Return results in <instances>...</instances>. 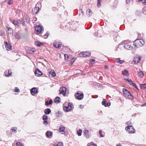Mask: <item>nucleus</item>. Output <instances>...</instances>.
Masks as SVG:
<instances>
[{
  "label": "nucleus",
  "mask_w": 146,
  "mask_h": 146,
  "mask_svg": "<svg viewBox=\"0 0 146 146\" xmlns=\"http://www.w3.org/2000/svg\"><path fill=\"white\" fill-rule=\"evenodd\" d=\"M123 95L126 98L131 100L133 99V96L127 90L123 88Z\"/></svg>",
  "instance_id": "nucleus-1"
},
{
  "label": "nucleus",
  "mask_w": 146,
  "mask_h": 146,
  "mask_svg": "<svg viewBox=\"0 0 146 146\" xmlns=\"http://www.w3.org/2000/svg\"><path fill=\"white\" fill-rule=\"evenodd\" d=\"M144 44V40L142 39L136 40L133 42L134 46L137 48L142 46Z\"/></svg>",
  "instance_id": "nucleus-2"
},
{
  "label": "nucleus",
  "mask_w": 146,
  "mask_h": 146,
  "mask_svg": "<svg viewBox=\"0 0 146 146\" xmlns=\"http://www.w3.org/2000/svg\"><path fill=\"white\" fill-rule=\"evenodd\" d=\"M123 42L125 44L124 48L125 49L130 50L133 49V48L131 45L132 44L131 42L129 40H126L124 41Z\"/></svg>",
  "instance_id": "nucleus-3"
},
{
  "label": "nucleus",
  "mask_w": 146,
  "mask_h": 146,
  "mask_svg": "<svg viewBox=\"0 0 146 146\" xmlns=\"http://www.w3.org/2000/svg\"><path fill=\"white\" fill-rule=\"evenodd\" d=\"M83 133L84 137L87 139L89 138L91 136L90 132L86 128H85L83 130Z\"/></svg>",
  "instance_id": "nucleus-4"
},
{
  "label": "nucleus",
  "mask_w": 146,
  "mask_h": 146,
  "mask_svg": "<svg viewBox=\"0 0 146 146\" xmlns=\"http://www.w3.org/2000/svg\"><path fill=\"white\" fill-rule=\"evenodd\" d=\"M35 29L36 34H39L41 33L42 31L43 30V28L39 25H37L36 26Z\"/></svg>",
  "instance_id": "nucleus-5"
},
{
  "label": "nucleus",
  "mask_w": 146,
  "mask_h": 146,
  "mask_svg": "<svg viewBox=\"0 0 146 146\" xmlns=\"http://www.w3.org/2000/svg\"><path fill=\"white\" fill-rule=\"evenodd\" d=\"M126 130L129 133H133L135 132V129L131 125H128L125 127Z\"/></svg>",
  "instance_id": "nucleus-6"
},
{
  "label": "nucleus",
  "mask_w": 146,
  "mask_h": 146,
  "mask_svg": "<svg viewBox=\"0 0 146 146\" xmlns=\"http://www.w3.org/2000/svg\"><path fill=\"white\" fill-rule=\"evenodd\" d=\"M90 52H83L82 53L79 54L78 55L80 57H86L90 56Z\"/></svg>",
  "instance_id": "nucleus-7"
},
{
  "label": "nucleus",
  "mask_w": 146,
  "mask_h": 146,
  "mask_svg": "<svg viewBox=\"0 0 146 146\" xmlns=\"http://www.w3.org/2000/svg\"><path fill=\"white\" fill-rule=\"evenodd\" d=\"M62 45V43L57 40L55 41L53 43V45L57 48H60L61 47Z\"/></svg>",
  "instance_id": "nucleus-8"
},
{
  "label": "nucleus",
  "mask_w": 146,
  "mask_h": 146,
  "mask_svg": "<svg viewBox=\"0 0 146 146\" xmlns=\"http://www.w3.org/2000/svg\"><path fill=\"white\" fill-rule=\"evenodd\" d=\"M75 96L76 98L78 100H82L84 97V94L82 93L78 92L75 94Z\"/></svg>",
  "instance_id": "nucleus-9"
},
{
  "label": "nucleus",
  "mask_w": 146,
  "mask_h": 146,
  "mask_svg": "<svg viewBox=\"0 0 146 146\" xmlns=\"http://www.w3.org/2000/svg\"><path fill=\"white\" fill-rule=\"evenodd\" d=\"M141 60V58L139 56H136L134 58L133 60V63L135 64H137L139 63Z\"/></svg>",
  "instance_id": "nucleus-10"
},
{
  "label": "nucleus",
  "mask_w": 146,
  "mask_h": 146,
  "mask_svg": "<svg viewBox=\"0 0 146 146\" xmlns=\"http://www.w3.org/2000/svg\"><path fill=\"white\" fill-rule=\"evenodd\" d=\"M72 108V104L69 103L67 106H64L63 107V109L64 111L66 112H68L71 110Z\"/></svg>",
  "instance_id": "nucleus-11"
},
{
  "label": "nucleus",
  "mask_w": 146,
  "mask_h": 146,
  "mask_svg": "<svg viewBox=\"0 0 146 146\" xmlns=\"http://www.w3.org/2000/svg\"><path fill=\"white\" fill-rule=\"evenodd\" d=\"M59 91L60 94H62L63 96H65L66 91V88L64 87L60 88Z\"/></svg>",
  "instance_id": "nucleus-12"
},
{
  "label": "nucleus",
  "mask_w": 146,
  "mask_h": 146,
  "mask_svg": "<svg viewBox=\"0 0 146 146\" xmlns=\"http://www.w3.org/2000/svg\"><path fill=\"white\" fill-rule=\"evenodd\" d=\"M5 48L7 50H10L12 49V46L11 45L7 42H5Z\"/></svg>",
  "instance_id": "nucleus-13"
},
{
  "label": "nucleus",
  "mask_w": 146,
  "mask_h": 146,
  "mask_svg": "<svg viewBox=\"0 0 146 146\" xmlns=\"http://www.w3.org/2000/svg\"><path fill=\"white\" fill-rule=\"evenodd\" d=\"M48 116L46 115H44L42 117V119L44 121L43 123L45 125H46L48 124Z\"/></svg>",
  "instance_id": "nucleus-14"
},
{
  "label": "nucleus",
  "mask_w": 146,
  "mask_h": 146,
  "mask_svg": "<svg viewBox=\"0 0 146 146\" xmlns=\"http://www.w3.org/2000/svg\"><path fill=\"white\" fill-rule=\"evenodd\" d=\"M10 20L14 25H19L20 23V20H12L11 19H10Z\"/></svg>",
  "instance_id": "nucleus-15"
},
{
  "label": "nucleus",
  "mask_w": 146,
  "mask_h": 146,
  "mask_svg": "<svg viewBox=\"0 0 146 146\" xmlns=\"http://www.w3.org/2000/svg\"><path fill=\"white\" fill-rule=\"evenodd\" d=\"M65 127L61 125L59 128V131L62 134H64L65 133Z\"/></svg>",
  "instance_id": "nucleus-16"
},
{
  "label": "nucleus",
  "mask_w": 146,
  "mask_h": 146,
  "mask_svg": "<svg viewBox=\"0 0 146 146\" xmlns=\"http://www.w3.org/2000/svg\"><path fill=\"white\" fill-rule=\"evenodd\" d=\"M42 74V73L38 69H37L35 72V75L37 76H40Z\"/></svg>",
  "instance_id": "nucleus-17"
},
{
  "label": "nucleus",
  "mask_w": 146,
  "mask_h": 146,
  "mask_svg": "<svg viewBox=\"0 0 146 146\" xmlns=\"http://www.w3.org/2000/svg\"><path fill=\"white\" fill-rule=\"evenodd\" d=\"M12 74L11 70H9L8 71H6L4 72L5 76L7 77H9L11 76Z\"/></svg>",
  "instance_id": "nucleus-18"
},
{
  "label": "nucleus",
  "mask_w": 146,
  "mask_h": 146,
  "mask_svg": "<svg viewBox=\"0 0 146 146\" xmlns=\"http://www.w3.org/2000/svg\"><path fill=\"white\" fill-rule=\"evenodd\" d=\"M46 135L47 138H51L52 135V132L50 131H47L46 133Z\"/></svg>",
  "instance_id": "nucleus-19"
},
{
  "label": "nucleus",
  "mask_w": 146,
  "mask_h": 146,
  "mask_svg": "<svg viewBox=\"0 0 146 146\" xmlns=\"http://www.w3.org/2000/svg\"><path fill=\"white\" fill-rule=\"evenodd\" d=\"M31 93L32 95H34L37 93V90L35 88H33L31 89Z\"/></svg>",
  "instance_id": "nucleus-20"
},
{
  "label": "nucleus",
  "mask_w": 146,
  "mask_h": 146,
  "mask_svg": "<svg viewBox=\"0 0 146 146\" xmlns=\"http://www.w3.org/2000/svg\"><path fill=\"white\" fill-rule=\"evenodd\" d=\"M86 14L88 17H90L92 15V11L90 9H88L86 10Z\"/></svg>",
  "instance_id": "nucleus-21"
},
{
  "label": "nucleus",
  "mask_w": 146,
  "mask_h": 146,
  "mask_svg": "<svg viewBox=\"0 0 146 146\" xmlns=\"http://www.w3.org/2000/svg\"><path fill=\"white\" fill-rule=\"evenodd\" d=\"M51 112V110L50 108H46L44 110V113L46 115L49 114Z\"/></svg>",
  "instance_id": "nucleus-22"
},
{
  "label": "nucleus",
  "mask_w": 146,
  "mask_h": 146,
  "mask_svg": "<svg viewBox=\"0 0 146 146\" xmlns=\"http://www.w3.org/2000/svg\"><path fill=\"white\" fill-rule=\"evenodd\" d=\"M39 7H35L34 9L33 12L34 13L37 14L39 11Z\"/></svg>",
  "instance_id": "nucleus-23"
},
{
  "label": "nucleus",
  "mask_w": 146,
  "mask_h": 146,
  "mask_svg": "<svg viewBox=\"0 0 146 146\" xmlns=\"http://www.w3.org/2000/svg\"><path fill=\"white\" fill-rule=\"evenodd\" d=\"M35 44L36 45L38 46H40L43 45L44 44L42 42H40L38 41H35Z\"/></svg>",
  "instance_id": "nucleus-24"
},
{
  "label": "nucleus",
  "mask_w": 146,
  "mask_h": 146,
  "mask_svg": "<svg viewBox=\"0 0 146 146\" xmlns=\"http://www.w3.org/2000/svg\"><path fill=\"white\" fill-rule=\"evenodd\" d=\"M50 74L52 77H54L56 76V73L53 70H51L49 72Z\"/></svg>",
  "instance_id": "nucleus-25"
},
{
  "label": "nucleus",
  "mask_w": 146,
  "mask_h": 146,
  "mask_svg": "<svg viewBox=\"0 0 146 146\" xmlns=\"http://www.w3.org/2000/svg\"><path fill=\"white\" fill-rule=\"evenodd\" d=\"M52 103V100L50 99L49 101L48 100L46 101L45 102V105L47 106H49V105L51 104Z\"/></svg>",
  "instance_id": "nucleus-26"
},
{
  "label": "nucleus",
  "mask_w": 146,
  "mask_h": 146,
  "mask_svg": "<svg viewBox=\"0 0 146 146\" xmlns=\"http://www.w3.org/2000/svg\"><path fill=\"white\" fill-rule=\"evenodd\" d=\"M138 75L140 77L142 78L144 76V74L142 71H139L138 72Z\"/></svg>",
  "instance_id": "nucleus-27"
},
{
  "label": "nucleus",
  "mask_w": 146,
  "mask_h": 146,
  "mask_svg": "<svg viewBox=\"0 0 146 146\" xmlns=\"http://www.w3.org/2000/svg\"><path fill=\"white\" fill-rule=\"evenodd\" d=\"M122 74L126 76H128L129 75V73L128 72V71L126 70H124L122 71Z\"/></svg>",
  "instance_id": "nucleus-28"
},
{
  "label": "nucleus",
  "mask_w": 146,
  "mask_h": 146,
  "mask_svg": "<svg viewBox=\"0 0 146 146\" xmlns=\"http://www.w3.org/2000/svg\"><path fill=\"white\" fill-rule=\"evenodd\" d=\"M17 128L16 127H14L11 128V131L13 132H14L16 133L17 132Z\"/></svg>",
  "instance_id": "nucleus-29"
},
{
  "label": "nucleus",
  "mask_w": 146,
  "mask_h": 146,
  "mask_svg": "<svg viewBox=\"0 0 146 146\" xmlns=\"http://www.w3.org/2000/svg\"><path fill=\"white\" fill-rule=\"evenodd\" d=\"M60 98L59 97H57L55 98L54 101L55 103H59L60 102Z\"/></svg>",
  "instance_id": "nucleus-30"
},
{
  "label": "nucleus",
  "mask_w": 146,
  "mask_h": 146,
  "mask_svg": "<svg viewBox=\"0 0 146 146\" xmlns=\"http://www.w3.org/2000/svg\"><path fill=\"white\" fill-rule=\"evenodd\" d=\"M140 87L141 89L144 90L146 88V84L145 83L144 84H141L140 85Z\"/></svg>",
  "instance_id": "nucleus-31"
},
{
  "label": "nucleus",
  "mask_w": 146,
  "mask_h": 146,
  "mask_svg": "<svg viewBox=\"0 0 146 146\" xmlns=\"http://www.w3.org/2000/svg\"><path fill=\"white\" fill-rule=\"evenodd\" d=\"M61 115L62 113L61 112L59 111L57 112L55 114L56 116L58 117H60L61 116Z\"/></svg>",
  "instance_id": "nucleus-32"
},
{
  "label": "nucleus",
  "mask_w": 146,
  "mask_h": 146,
  "mask_svg": "<svg viewBox=\"0 0 146 146\" xmlns=\"http://www.w3.org/2000/svg\"><path fill=\"white\" fill-rule=\"evenodd\" d=\"M8 31L9 34H11L13 33V29L11 28H8Z\"/></svg>",
  "instance_id": "nucleus-33"
},
{
  "label": "nucleus",
  "mask_w": 146,
  "mask_h": 146,
  "mask_svg": "<svg viewBox=\"0 0 146 146\" xmlns=\"http://www.w3.org/2000/svg\"><path fill=\"white\" fill-rule=\"evenodd\" d=\"M82 131L81 129H79L77 131V133L78 136H80L82 135Z\"/></svg>",
  "instance_id": "nucleus-34"
},
{
  "label": "nucleus",
  "mask_w": 146,
  "mask_h": 146,
  "mask_svg": "<svg viewBox=\"0 0 146 146\" xmlns=\"http://www.w3.org/2000/svg\"><path fill=\"white\" fill-rule=\"evenodd\" d=\"M106 100L105 99H103V100L102 102V105L104 106H105V105L106 104Z\"/></svg>",
  "instance_id": "nucleus-35"
},
{
  "label": "nucleus",
  "mask_w": 146,
  "mask_h": 146,
  "mask_svg": "<svg viewBox=\"0 0 146 146\" xmlns=\"http://www.w3.org/2000/svg\"><path fill=\"white\" fill-rule=\"evenodd\" d=\"M142 1V3L145 5H146V0H136L137 2Z\"/></svg>",
  "instance_id": "nucleus-36"
},
{
  "label": "nucleus",
  "mask_w": 146,
  "mask_h": 146,
  "mask_svg": "<svg viewBox=\"0 0 146 146\" xmlns=\"http://www.w3.org/2000/svg\"><path fill=\"white\" fill-rule=\"evenodd\" d=\"M14 91L17 92H20V90L17 87H16L15 88Z\"/></svg>",
  "instance_id": "nucleus-37"
},
{
  "label": "nucleus",
  "mask_w": 146,
  "mask_h": 146,
  "mask_svg": "<svg viewBox=\"0 0 146 146\" xmlns=\"http://www.w3.org/2000/svg\"><path fill=\"white\" fill-rule=\"evenodd\" d=\"M49 35V33L48 32L46 33L44 36V38H46L48 37Z\"/></svg>",
  "instance_id": "nucleus-38"
},
{
  "label": "nucleus",
  "mask_w": 146,
  "mask_h": 146,
  "mask_svg": "<svg viewBox=\"0 0 146 146\" xmlns=\"http://www.w3.org/2000/svg\"><path fill=\"white\" fill-rule=\"evenodd\" d=\"M87 146H97L94 143H93L92 142L90 143V144L89 145H88Z\"/></svg>",
  "instance_id": "nucleus-39"
},
{
  "label": "nucleus",
  "mask_w": 146,
  "mask_h": 146,
  "mask_svg": "<svg viewBox=\"0 0 146 146\" xmlns=\"http://www.w3.org/2000/svg\"><path fill=\"white\" fill-rule=\"evenodd\" d=\"M97 6L98 7H100L101 6V4L100 3V0H98Z\"/></svg>",
  "instance_id": "nucleus-40"
},
{
  "label": "nucleus",
  "mask_w": 146,
  "mask_h": 146,
  "mask_svg": "<svg viewBox=\"0 0 146 146\" xmlns=\"http://www.w3.org/2000/svg\"><path fill=\"white\" fill-rule=\"evenodd\" d=\"M63 143L62 142H59L57 144L56 146H63Z\"/></svg>",
  "instance_id": "nucleus-41"
},
{
  "label": "nucleus",
  "mask_w": 146,
  "mask_h": 146,
  "mask_svg": "<svg viewBox=\"0 0 146 146\" xmlns=\"http://www.w3.org/2000/svg\"><path fill=\"white\" fill-rule=\"evenodd\" d=\"M20 24H22L23 26H25V22L23 20H20Z\"/></svg>",
  "instance_id": "nucleus-42"
},
{
  "label": "nucleus",
  "mask_w": 146,
  "mask_h": 146,
  "mask_svg": "<svg viewBox=\"0 0 146 146\" xmlns=\"http://www.w3.org/2000/svg\"><path fill=\"white\" fill-rule=\"evenodd\" d=\"M128 82L131 85H132V84H133V82L131 79H129V80H128Z\"/></svg>",
  "instance_id": "nucleus-43"
},
{
  "label": "nucleus",
  "mask_w": 146,
  "mask_h": 146,
  "mask_svg": "<svg viewBox=\"0 0 146 146\" xmlns=\"http://www.w3.org/2000/svg\"><path fill=\"white\" fill-rule=\"evenodd\" d=\"M16 145L17 146H23L22 144L19 142L17 143Z\"/></svg>",
  "instance_id": "nucleus-44"
},
{
  "label": "nucleus",
  "mask_w": 146,
  "mask_h": 146,
  "mask_svg": "<svg viewBox=\"0 0 146 146\" xmlns=\"http://www.w3.org/2000/svg\"><path fill=\"white\" fill-rule=\"evenodd\" d=\"M105 105H105V107H107V106H110L111 105V104L110 102H108L106 103V104Z\"/></svg>",
  "instance_id": "nucleus-45"
},
{
  "label": "nucleus",
  "mask_w": 146,
  "mask_h": 146,
  "mask_svg": "<svg viewBox=\"0 0 146 146\" xmlns=\"http://www.w3.org/2000/svg\"><path fill=\"white\" fill-rule=\"evenodd\" d=\"M119 63L120 64H122L124 62V61L123 60H119Z\"/></svg>",
  "instance_id": "nucleus-46"
},
{
  "label": "nucleus",
  "mask_w": 146,
  "mask_h": 146,
  "mask_svg": "<svg viewBox=\"0 0 146 146\" xmlns=\"http://www.w3.org/2000/svg\"><path fill=\"white\" fill-rule=\"evenodd\" d=\"M13 3V2L12 0L8 2V4L9 5H11Z\"/></svg>",
  "instance_id": "nucleus-47"
},
{
  "label": "nucleus",
  "mask_w": 146,
  "mask_h": 146,
  "mask_svg": "<svg viewBox=\"0 0 146 146\" xmlns=\"http://www.w3.org/2000/svg\"><path fill=\"white\" fill-rule=\"evenodd\" d=\"M15 37L16 39H18L19 38V36L17 34H16L15 35Z\"/></svg>",
  "instance_id": "nucleus-48"
},
{
  "label": "nucleus",
  "mask_w": 146,
  "mask_h": 146,
  "mask_svg": "<svg viewBox=\"0 0 146 146\" xmlns=\"http://www.w3.org/2000/svg\"><path fill=\"white\" fill-rule=\"evenodd\" d=\"M127 124L128 125H130L131 124V123L130 121H128L127 123Z\"/></svg>",
  "instance_id": "nucleus-49"
},
{
  "label": "nucleus",
  "mask_w": 146,
  "mask_h": 146,
  "mask_svg": "<svg viewBox=\"0 0 146 146\" xmlns=\"http://www.w3.org/2000/svg\"><path fill=\"white\" fill-rule=\"evenodd\" d=\"M120 60L119 58H117L116 59V62L119 63V60Z\"/></svg>",
  "instance_id": "nucleus-50"
},
{
  "label": "nucleus",
  "mask_w": 146,
  "mask_h": 146,
  "mask_svg": "<svg viewBox=\"0 0 146 146\" xmlns=\"http://www.w3.org/2000/svg\"><path fill=\"white\" fill-rule=\"evenodd\" d=\"M3 33L1 31H0V35L1 36H3Z\"/></svg>",
  "instance_id": "nucleus-51"
},
{
  "label": "nucleus",
  "mask_w": 146,
  "mask_h": 146,
  "mask_svg": "<svg viewBox=\"0 0 146 146\" xmlns=\"http://www.w3.org/2000/svg\"><path fill=\"white\" fill-rule=\"evenodd\" d=\"M95 61V60L94 59H91L90 60V61L91 62H94Z\"/></svg>",
  "instance_id": "nucleus-52"
},
{
  "label": "nucleus",
  "mask_w": 146,
  "mask_h": 146,
  "mask_svg": "<svg viewBox=\"0 0 146 146\" xmlns=\"http://www.w3.org/2000/svg\"><path fill=\"white\" fill-rule=\"evenodd\" d=\"M134 87H136V86H137L135 84V83H133V84H132V85Z\"/></svg>",
  "instance_id": "nucleus-53"
},
{
  "label": "nucleus",
  "mask_w": 146,
  "mask_h": 146,
  "mask_svg": "<svg viewBox=\"0 0 146 146\" xmlns=\"http://www.w3.org/2000/svg\"><path fill=\"white\" fill-rule=\"evenodd\" d=\"M68 56L67 54H64V57H65V60H66V57H67V58H68Z\"/></svg>",
  "instance_id": "nucleus-54"
},
{
  "label": "nucleus",
  "mask_w": 146,
  "mask_h": 146,
  "mask_svg": "<svg viewBox=\"0 0 146 146\" xmlns=\"http://www.w3.org/2000/svg\"><path fill=\"white\" fill-rule=\"evenodd\" d=\"M98 35V32H96L95 33H94V35L95 36H97Z\"/></svg>",
  "instance_id": "nucleus-55"
},
{
  "label": "nucleus",
  "mask_w": 146,
  "mask_h": 146,
  "mask_svg": "<svg viewBox=\"0 0 146 146\" xmlns=\"http://www.w3.org/2000/svg\"><path fill=\"white\" fill-rule=\"evenodd\" d=\"M99 133L100 135L102 134V131L101 130H100L99 131Z\"/></svg>",
  "instance_id": "nucleus-56"
},
{
  "label": "nucleus",
  "mask_w": 146,
  "mask_h": 146,
  "mask_svg": "<svg viewBox=\"0 0 146 146\" xmlns=\"http://www.w3.org/2000/svg\"><path fill=\"white\" fill-rule=\"evenodd\" d=\"M79 106V107H80L81 108H84V106H82L81 105H80Z\"/></svg>",
  "instance_id": "nucleus-57"
},
{
  "label": "nucleus",
  "mask_w": 146,
  "mask_h": 146,
  "mask_svg": "<svg viewBox=\"0 0 146 146\" xmlns=\"http://www.w3.org/2000/svg\"><path fill=\"white\" fill-rule=\"evenodd\" d=\"M29 48L30 50L32 51L33 52H35V51L34 50H33V49L31 48Z\"/></svg>",
  "instance_id": "nucleus-58"
},
{
  "label": "nucleus",
  "mask_w": 146,
  "mask_h": 146,
  "mask_svg": "<svg viewBox=\"0 0 146 146\" xmlns=\"http://www.w3.org/2000/svg\"><path fill=\"white\" fill-rule=\"evenodd\" d=\"M145 9H144V11H143V13L145 15H146V11H145Z\"/></svg>",
  "instance_id": "nucleus-59"
},
{
  "label": "nucleus",
  "mask_w": 146,
  "mask_h": 146,
  "mask_svg": "<svg viewBox=\"0 0 146 146\" xmlns=\"http://www.w3.org/2000/svg\"><path fill=\"white\" fill-rule=\"evenodd\" d=\"M100 137H104V136L103 135L101 134L100 135Z\"/></svg>",
  "instance_id": "nucleus-60"
},
{
  "label": "nucleus",
  "mask_w": 146,
  "mask_h": 146,
  "mask_svg": "<svg viewBox=\"0 0 146 146\" xmlns=\"http://www.w3.org/2000/svg\"><path fill=\"white\" fill-rule=\"evenodd\" d=\"M81 11V12L82 13V14L83 15L84 14V12L82 10V9Z\"/></svg>",
  "instance_id": "nucleus-61"
},
{
  "label": "nucleus",
  "mask_w": 146,
  "mask_h": 146,
  "mask_svg": "<svg viewBox=\"0 0 146 146\" xmlns=\"http://www.w3.org/2000/svg\"><path fill=\"white\" fill-rule=\"evenodd\" d=\"M105 68L106 69H107L108 68V66L106 65H105Z\"/></svg>",
  "instance_id": "nucleus-62"
},
{
  "label": "nucleus",
  "mask_w": 146,
  "mask_h": 146,
  "mask_svg": "<svg viewBox=\"0 0 146 146\" xmlns=\"http://www.w3.org/2000/svg\"><path fill=\"white\" fill-rule=\"evenodd\" d=\"M121 145L120 143H119L116 146H121Z\"/></svg>",
  "instance_id": "nucleus-63"
},
{
  "label": "nucleus",
  "mask_w": 146,
  "mask_h": 146,
  "mask_svg": "<svg viewBox=\"0 0 146 146\" xmlns=\"http://www.w3.org/2000/svg\"><path fill=\"white\" fill-rule=\"evenodd\" d=\"M75 60V59L74 60V61L73 62H71V64H72L74 63V61Z\"/></svg>",
  "instance_id": "nucleus-64"
}]
</instances>
